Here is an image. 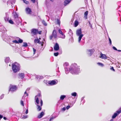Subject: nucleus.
I'll use <instances>...</instances> for the list:
<instances>
[{
  "instance_id": "nucleus-1",
  "label": "nucleus",
  "mask_w": 121,
  "mask_h": 121,
  "mask_svg": "<svg viewBox=\"0 0 121 121\" xmlns=\"http://www.w3.org/2000/svg\"><path fill=\"white\" fill-rule=\"evenodd\" d=\"M69 71L72 74H78L81 72L79 66L74 63L72 64L69 69Z\"/></svg>"
},
{
  "instance_id": "nucleus-2",
  "label": "nucleus",
  "mask_w": 121,
  "mask_h": 121,
  "mask_svg": "<svg viewBox=\"0 0 121 121\" xmlns=\"http://www.w3.org/2000/svg\"><path fill=\"white\" fill-rule=\"evenodd\" d=\"M12 70L14 73H16L20 70L21 66L19 63L15 62L12 64Z\"/></svg>"
},
{
  "instance_id": "nucleus-3",
  "label": "nucleus",
  "mask_w": 121,
  "mask_h": 121,
  "mask_svg": "<svg viewBox=\"0 0 121 121\" xmlns=\"http://www.w3.org/2000/svg\"><path fill=\"white\" fill-rule=\"evenodd\" d=\"M39 97H41L40 93H38L37 95L35 97V101L37 104V106L38 107L37 109L39 111L41 110V108L40 106L38 105L39 102Z\"/></svg>"
},
{
  "instance_id": "nucleus-4",
  "label": "nucleus",
  "mask_w": 121,
  "mask_h": 121,
  "mask_svg": "<svg viewBox=\"0 0 121 121\" xmlns=\"http://www.w3.org/2000/svg\"><path fill=\"white\" fill-rule=\"evenodd\" d=\"M82 32L81 29H80L77 30L76 34L77 36H79L78 38V42L80 43L82 37L83 36V35L82 34Z\"/></svg>"
},
{
  "instance_id": "nucleus-5",
  "label": "nucleus",
  "mask_w": 121,
  "mask_h": 121,
  "mask_svg": "<svg viewBox=\"0 0 121 121\" xmlns=\"http://www.w3.org/2000/svg\"><path fill=\"white\" fill-rule=\"evenodd\" d=\"M9 92L10 91L12 93H13L16 91L17 88L16 86L10 85L9 87Z\"/></svg>"
},
{
  "instance_id": "nucleus-6",
  "label": "nucleus",
  "mask_w": 121,
  "mask_h": 121,
  "mask_svg": "<svg viewBox=\"0 0 121 121\" xmlns=\"http://www.w3.org/2000/svg\"><path fill=\"white\" fill-rule=\"evenodd\" d=\"M57 35L56 30H54L52 32V34L50 36V39L51 40L53 38L56 39L57 38Z\"/></svg>"
},
{
  "instance_id": "nucleus-7",
  "label": "nucleus",
  "mask_w": 121,
  "mask_h": 121,
  "mask_svg": "<svg viewBox=\"0 0 121 121\" xmlns=\"http://www.w3.org/2000/svg\"><path fill=\"white\" fill-rule=\"evenodd\" d=\"M16 1V0H8L7 2V4L8 5H10L11 4V6L12 8H13L15 7L14 5H13L15 4Z\"/></svg>"
},
{
  "instance_id": "nucleus-8",
  "label": "nucleus",
  "mask_w": 121,
  "mask_h": 121,
  "mask_svg": "<svg viewBox=\"0 0 121 121\" xmlns=\"http://www.w3.org/2000/svg\"><path fill=\"white\" fill-rule=\"evenodd\" d=\"M121 112V109L117 111L116 112L112 115V118H115Z\"/></svg>"
},
{
  "instance_id": "nucleus-9",
  "label": "nucleus",
  "mask_w": 121,
  "mask_h": 121,
  "mask_svg": "<svg viewBox=\"0 0 121 121\" xmlns=\"http://www.w3.org/2000/svg\"><path fill=\"white\" fill-rule=\"evenodd\" d=\"M38 29H32L31 31V34H32V36H33L34 35H35L38 33Z\"/></svg>"
},
{
  "instance_id": "nucleus-10",
  "label": "nucleus",
  "mask_w": 121,
  "mask_h": 121,
  "mask_svg": "<svg viewBox=\"0 0 121 121\" xmlns=\"http://www.w3.org/2000/svg\"><path fill=\"white\" fill-rule=\"evenodd\" d=\"M94 51L95 50L93 49L87 50V53L88 56H91Z\"/></svg>"
},
{
  "instance_id": "nucleus-11",
  "label": "nucleus",
  "mask_w": 121,
  "mask_h": 121,
  "mask_svg": "<svg viewBox=\"0 0 121 121\" xmlns=\"http://www.w3.org/2000/svg\"><path fill=\"white\" fill-rule=\"evenodd\" d=\"M9 19V14L8 13H5V16L4 17V19L6 22H8Z\"/></svg>"
},
{
  "instance_id": "nucleus-12",
  "label": "nucleus",
  "mask_w": 121,
  "mask_h": 121,
  "mask_svg": "<svg viewBox=\"0 0 121 121\" xmlns=\"http://www.w3.org/2000/svg\"><path fill=\"white\" fill-rule=\"evenodd\" d=\"M25 10L27 14H31L32 11L30 8L29 7H27L26 9Z\"/></svg>"
},
{
  "instance_id": "nucleus-13",
  "label": "nucleus",
  "mask_w": 121,
  "mask_h": 121,
  "mask_svg": "<svg viewBox=\"0 0 121 121\" xmlns=\"http://www.w3.org/2000/svg\"><path fill=\"white\" fill-rule=\"evenodd\" d=\"M99 57L102 59H106L107 58V57L106 55L103 54L102 53H101L100 54Z\"/></svg>"
},
{
  "instance_id": "nucleus-14",
  "label": "nucleus",
  "mask_w": 121,
  "mask_h": 121,
  "mask_svg": "<svg viewBox=\"0 0 121 121\" xmlns=\"http://www.w3.org/2000/svg\"><path fill=\"white\" fill-rule=\"evenodd\" d=\"M54 50L55 51H57L59 49V47L58 44L56 43L54 47Z\"/></svg>"
},
{
  "instance_id": "nucleus-15",
  "label": "nucleus",
  "mask_w": 121,
  "mask_h": 121,
  "mask_svg": "<svg viewBox=\"0 0 121 121\" xmlns=\"http://www.w3.org/2000/svg\"><path fill=\"white\" fill-rule=\"evenodd\" d=\"M14 17V19H15L16 20L17 18H19L18 14L16 12H13V13Z\"/></svg>"
},
{
  "instance_id": "nucleus-16",
  "label": "nucleus",
  "mask_w": 121,
  "mask_h": 121,
  "mask_svg": "<svg viewBox=\"0 0 121 121\" xmlns=\"http://www.w3.org/2000/svg\"><path fill=\"white\" fill-rule=\"evenodd\" d=\"M48 84L51 85H54L56 84V82L55 80H52L48 82Z\"/></svg>"
},
{
  "instance_id": "nucleus-17",
  "label": "nucleus",
  "mask_w": 121,
  "mask_h": 121,
  "mask_svg": "<svg viewBox=\"0 0 121 121\" xmlns=\"http://www.w3.org/2000/svg\"><path fill=\"white\" fill-rule=\"evenodd\" d=\"M71 0H65L64 2V5L65 6L68 5L71 2Z\"/></svg>"
},
{
  "instance_id": "nucleus-18",
  "label": "nucleus",
  "mask_w": 121,
  "mask_h": 121,
  "mask_svg": "<svg viewBox=\"0 0 121 121\" xmlns=\"http://www.w3.org/2000/svg\"><path fill=\"white\" fill-rule=\"evenodd\" d=\"M23 40H22L20 39V40H18V41H17V40H13L12 41V42L16 43H21L23 42Z\"/></svg>"
},
{
  "instance_id": "nucleus-19",
  "label": "nucleus",
  "mask_w": 121,
  "mask_h": 121,
  "mask_svg": "<svg viewBox=\"0 0 121 121\" xmlns=\"http://www.w3.org/2000/svg\"><path fill=\"white\" fill-rule=\"evenodd\" d=\"M18 75L19 77V78H20L22 79H23L25 77V74L24 73H19L18 74Z\"/></svg>"
},
{
  "instance_id": "nucleus-20",
  "label": "nucleus",
  "mask_w": 121,
  "mask_h": 121,
  "mask_svg": "<svg viewBox=\"0 0 121 121\" xmlns=\"http://www.w3.org/2000/svg\"><path fill=\"white\" fill-rule=\"evenodd\" d=\"M34 42L35 43H41V44L42 46H43V44L42 43V42H39L40 40L38 39H35L34 40Z\"/></svg>"
},
{
  "instance_id": "nucleus-21",
  "label": "nucleus",
  "mask_w": 121,
  "mask_h": 121,
  "mask_svg": "<svg viewBox=\"0 0 121 121\" xmlns=\"http://www.w3.org/2000/svg\"><path fill=\"white\" fill-rule=\"evenodd\" d=\"M19 17L17 18L16 20H15V19H14V21L17 25H19L21 23V22L19 20Z\"/></svg>"
},
{
  "instance_id": "nucleus-22",
  "label": "nucleus",
  "mask_w": 121,
  "mask_h": 121,
  "mask_svg": "<svg viewBox=\"0 0 121 121\" xmlns=\"http://www.w3.org/2000/svg\"><path fill=\"white\" fill-rule=\"evenodd\" d=\"M28 117L27 115H22L21 118L22 119H24L28 118Z\"/></svg>"
},
{
  "instance_id": "nucleus-23",
  "label": "nucleus",
  "mask_w": 121,
  "mask_h": 121,
  "mask_svg": "<svg viewBox=\"0 0 121 121\" xmlns=\"http://www.w3.org/2000/svg\"><path fill=\"white\" fill-rule=\"evenodd\" d=\"M57 117V116H53L52 115L50 118L49 121H52L53 119L56 118Z\"/></svg>"
},
{
  "instance_id": "nucleus-24",
  "label": "nucleus",
  "mask_w": 121,
  "mask_h": 121,
  "mask_svg": "<svg viewBox=\"0 0 121 121\" xmlns=\"http://www.w3.org/2000/svg\"><path fill=\"white\" fill-rule=\"evenodd\" d=\"M44 115V112H42L40 113V114L38 115V117L39 118H41Z\"/></svg>"
},
{
  "instance_id": "nucleus-25",
  "label": "nucleus",
  "mask_w": 121,
  "mask_h": 121,
  "mask_svg": "<svg viewBox=\"0 0 121 121\" xmlns=\"http://www.w3.org/2000/svg\"><path fill=\"white\" fill-rule=\"evenodd\" d=\"M10 61V58L9 57H7L5 59V61L6 63H8Z\"/></svg>"
},
{
  "instance_id": "nucleus-26",
  "label": "nucleus",
  "mask_w": 121,
  "mask_h": 121,
  "mask_svg": "<svg viewBox=\"0 0 121 121\" xmlns=\"http://www.w3.org/2000/svg\"><path fill=\"white\" fill-rule=\"evenodd\" d=\"M61 35L60 36V37L62 39H65V35L63 33L61 34Z\"/></svg>"
},
{
  "instance_id": "nucleus-27",
  "label": "nucleus",
  "mask_w": 121,
  "mask_h": 121,
  "mask_svg": "<svg viewBox=\"0 0 121 121\" xmlns=\"http://www.w3.org/2000/svg\"><path fill=\"white\" fill-rule=\"evenodd\" d=\"M66 96L64 95H61L60 97V99L61 100H63L66 97Z\"/></svg>"
},
{
  "instance_id": "nucleus-28",
  "label": "nucleus",
  "mask_w": 121,
  "mask_h": 121,
  "mask_svg": "<svg viewBox=\"0 0 121 121\" xmlns=\"http://www.w3.org/2000/svg\"><path fill=\"white\" fill-rule=\"evenodd\" d=\"M88 13V11H87L86 12L84 13V16L86 19L87 18V17Z\"/></svg>"
},
{
  "instance_id": "nucleus-29",
  "label": "nucleus",
  "mask_w": 121,
  "mask_h": 121,
  "mask_svg": "<svg viewBox=\"0 0 121 121\" xmlns=\"http://www.w3.org/2000/svg\"><path fill=\"white\" fill-rule=\"evenodd\" d=\"M65 73L66 74H67L69 73V71L68 69L66 67H65Z\"/></svg>"
},
{
  "instance_id": "nucleus-30",
  "label": "nucleus",
  "mask_w": 121,
  "mask_h": 121,
  "mask_svg": "<svg viewBox=\"0 0 121 121\" xmlns=\"http://www.w3.org/2000/svg\"><path fill=\"white\" fill-rule=\"evenodd\" d=\"M78 22L77 20L76 21H75L74 23V26L75 27H77L78 25Z\"/></svg>"
},
{
  "instance_id": "nucleus-31",
  "label": "nucleus",
  "mask_w": 121,
  "mask_h": 121,
  "mask_svg": "<svg viewBox=\"0 0 121 121\" xmlns=\"http://www.w3.org/2000/svg\"><path fill=\"white\" fill-rule=\"evenodd\" d=\"M28 46L27 43L26 42H23V45L22 46V47H26Z\"/></svg>"
},
{
  "instance_id": "nucleus-32",
  "label": "nucleus",
  "mask_w": 121,
  "mask_h": 121,
  "mask_svg": "<svg viewBox=\"0 0 121 121\" xmlns=\"http://www.w3.org/2000/svg\"><path fill=\"white\" fill-rule=\"evenodd\" d=\"M77 93L75 92L72 93L71 94V95L74 97L76 96H77Z\"/></svg>"
},
{
  "instance_id": "nucleus-33",
  "label": "nucleus",
  "mask_w": 121,
  "mask_h": 121,
  "mask_svg": "<svg viewBox=\"0 0 121 121\" xmlns=\"http://www.w3.org/2000/svg\"><path fill=\"white\" fill-rule=\"evenodd\" d=\"M8 22L11 24H14L13 22L11 19L9 20Z\"/></svg>"
},
{
  "instance_id": "nucleus-34",
  "label": "nucleus",
  "mask_w": 121,
  "mask_h": 121,
  "mask_svg": "<svg viewBox=\"0 0 121 121\" xmlns=\"http://www.w3.org/2000/svg\"><path fill=\"white\" fill-rule=\"evenodd\" d=\"M42 22L43 24L45 26H47V23L44 20H42Z\"/></svg>"
},
{
  "instance_id": "nucleus-35",
  "label": "nucleus",
  "mask_w": 121,
  "mask_h": 121,
  "mask_svg": "<svg viewBox=\"0 0 121 121\" xmlns=\"http://www.w3.org/2000/svg\"><path fill=\"white\" fill-rule=\"evenodd\" d=\"M97 64L99 65L101 67H103L104 66L103 64L99 62Z\"/></svg>"
},
{
  "instance_id": "nucleus-36",
  "label": "nucleus",
  "mask_w": 121,
  "mask_h": 121,
  "mask_svg": "<svg viewBox=\"0 0 121 121\" xmlns=\"http://www.w3.org/2000/svg\"><path fill=\"white\" fill-rule=\"evenodd\" d=\"M57 24H58L59 25H60V19H57Z\"/></svg>"
},
{
  "instance_id": "nucleus-37",
  "label": "nucleus",
  "mask_w": 121,
  "mask_h": 121,
  "mask_svg": "<svg viewBox=\"0 0 121 121\" xmlns=\"http://www.w3.org/2000/svg\"><path fill=\"white\" fill-rule=\"evenodd\" d=\"M69 65V63L68 62H65L63 66L64 67H65Z\"/></svg>"
},
{
  "instance_id": "nucleus-38",
  "label": "nucleus",
  "mask_w": 121,
  "mask_h": 121,
  "mask_svg": "<svg viewBox=\"0 0 121 121\" xmlns=\"http://www.w3.org/2000/svg\"><path fill=\"white\" fill-rule=\"evenodd\" d=\"M59 54V53L58 52L54 53V55L55 56H56L58 55Z\"/></svg>"
},
{
  "instance_id": "nucleus-39",
  "label": "nucleus",
  "mask_w": 121,
  "mask_h": 121,
  "mask_svg": "<svg viewBox=\"0 0 121 121\" xmlns=\"http://www.w3.org/2000/svg\"><path fill=\"white\" fill-rule=\"evenodd\" d=\"M69 33L71 35L73 34L72 32L71 29H69Z\"/></svg>"
},
{
  "instance_id": "nucleus-40",
  "label": "nucleus",
  "mask_w": 121,
  "mask_h": 121,
  "mask_svg": "<svg viewBox=\"0 0 121 121\" xmlns=\"http://www.w3.org/2000/svg\"><path fill=\"white\" fill-rule=\"evenodd\" d=\"M23 1L24 2V3H25L26 4H28L29 3V2L28 1H27L25 0H23Z\"/></svg>"
},
{
  "instance_id": "nucleus-41",
  "label": "nucleus",
  "mask_w": 121,
  "mask_h": 121,
  "mask_svg": "<svg viewBox=\"0 0 121 121\" xmlns=\"http://www.w3.org/2000/svg\"><path fill=\"white\" fill-rule=\"evenodd\" d=\"M24 94L25 95V96H27L28 95V93H26V91L24 92Z\"/></svg>"
},
{
  "instance_id": "nucleus-42",
  "label": "nucleus",
  "mask_w": 121,
  "mask_h": 121,
  "mask_svg": "<svg viewBox=\"0 0 121 121\" xmlns=\"http://www.w3.org/2000/svg\"><path fill=\"white\" fill-rule=\"evenodd\" d=\"M4 97V95L3 94H2L0 97V99H1L3 98Z\"/></svg>"
},
{
  "instance_id": "nucleus-43",
  "label": "nucleus",
  "mask_w": 121,
  "mask_h": 121,
  "mask_svg": "<svg viewBox=\"0 0 121 121\" xmlns=\"http://www.w3.org/2000/svg\"><path fill=\"white\" fill-rule=\"evenodd\" d=\"M109 41L110 44V45H111L112 44V41L109 38Z\"/></svg>"
},
{
  "instance_id": "nucleus-44",
  "label": "nucleus",
  "mask_w": 121,
  "mask_h": 121,
  "mask_svg": "<svg viewBox=\"0 0 121 121\" xmlns=\"http://www.w3.org/2000/svg\"><path fill=\"white\" fill-rule=\"evenodd\" d=\"M110 69L114 72L115 71V70L114 69L113 67H112L110 68Z\"/></svg>"
},
{
  "instance_id": "nucleus-45",
  "label": "nucleus",
  "mask_w": 121,
  "mask_h": 121,
  "mask_svg": "<svg viewBox=\"0 0 121 121\" xmlns=\"http://www.w3.org/2000/svg\"><path fill=\"white\" fill-rule=\"evenodd\" d=\"M33 54H34L35 53L36 50L34 48H33Z\"/></svg>"
},
{
  "instance_id": "nucleus-46",
  "label": "nucleus",
  "mask_w": 121,
  "mask_h": 121,
  "mask_svg": "<svg viewBox=\"0 0 121 121\" xmlns=\"http://www.w3.org/2000/svg\"><path fill=\"white\" fill-rule=\"evenodd\" d=\"M40 103L41 104V106H42L43 105V101L41 99L40 100Z\"/></svg>"
},
{
  "instance_id": "nucleus-47",
  "label": "nucleus",
  "mask_w": 121,
  "mask_h": 121,
  "mask_svg": "<svg viewBox=\"0 0 121 121\" xmlns=\"http://www.w3.org/2000/svg\"><path fill=\"white\" fill-rule=\"evenodd\" d=\"M21 103L22 105L23 106L24 105V103L23 101L21 100Z\"/></svg>"
},
{
  "instance_id": "nucleus-48",
  "label": "nucleus",
  "mask_w": 121,
  "mask_h": 121,
  "mask_svg": "<svg viewBox=\"0 0 121 121\" xmlns=\"http://www.w3.org/2000/svg\"><path fill=\"white\" fill-rule=\"evenodd\" d=\"M59 33L61 34L62 33H63L62 31H61V30H60V29H59V30H58Z\"/></svg>"
},
{
  "instance_id": "nucleus-49",
  "label": "nucleus",
  "mask_w": 121,
  "mask_h": 121,
  "mask_svg": "<svg viewBox=\"0 0 121 121\" xmlns=\"http://www.w3.org/2000/svg\"><path fill=\"white\" fill-rule=\"evenodd\" d=\"M41 77L39 76H36V78H37V79H38L39 78H41Z\"/></svg>"
},
{
  "instance_id": "nucleus-50",
  "label": "nucleus",
  "mask_w": 121,
  "mask_h": 121,
  "mask_svg": "<svg viewBox=\"0 0 121 121\" xmlns=\"http://www.w3.org/2000/svg\"><path fill=\"white\" fill-rule=\"evenodd\" d=\"M66 109V108L65 107H63V108H61V110L62 111H64Z\"/></svg>"
},
{
  "instance_id": "nucleus-51",
  "label": "nucleus",
  "mask_w": 121,
  "mask_h": 121,
  "mask_svg": "<svg viewBox=\"0 0 121 121\" xmlns=\"http://www.w3.org/2000/svg\"><path fill=\"white\" fill-rule=\"evenodd\" d=\"M70 107L69 105H68L66 107V109H68L70 108Z\"/></svg>"
},
{
  "instance_id": "nucleus-52",
  "label": "nucleus",
  "mask_w": 121,
  "mask_h": 121,
  "mask_svg": "<svg viewBox=\"0 0 121 121\" xmlns=\"http://www.w3.org/2000/svg\"><path fill=\"white\" fill-rule=\"evenodd\" d=\"M20 39L22 40V39H20V38H19L18 37H16V39L15 40H20Z\"/></svg>"
},
{
  "instance_id": "nucleus-53",
  "label": "nucleus",
  "mask_w": 121,
  "mask_h": 121,
  "mask_svg": "<svg viewBox=\"0 0 121 121\" xmlns=\"http://www.w3.org/2000/svg\"><path fill=\"white\" fill-rule=\"evenodd\" d=\"M113 48V49H114L115 50L117 51V49L115 47L113 46L112 47Z\"/></svg>"
},
{
  "instance_id": "nucleus-54",
  "label": "nucleus",
  "mask_w": 121,
  "mask_h": 121,
  "mask_svg": "<svg viewBox=\"0 0 121 121\" xmlns=\"http://www.w3.org/2000/svg\"><path fill=\"white\" fill-rule=\"evenodd\" d=\"M28 109L27 108L26 110V111L25 112V113L26 114H27L28 113Z\"/></svg>"
},
{
  "instance_id": "nucleus-55",
  "label": "nucleus",
  "mask_w": 121,
  "mask_h": 121,
  "mask_svg": "<svg viewBox=\"0 0 121 121\" xmlns=\"http://www.w3.org/2000/svg\"><path fill=\"white\" fill-rule=\"evenodd\" d=\"M42 31H38V33L39 34H41L42 33Z\"/></svg>"
},
{
  "instance_id": "nucleus-56",
  "label": "nucleus",
  "mask_w": 121,
  "mask_h": 121,
  "mask_svg": "<svg viewBox=\"0 0 121 121\" xmlns=\"http://www.w3.org/2000/svg\"><path fill=\"white\" fill-rule=\"evenodd\" d=\"M89 26L91 27V28H92V25L91 24L90 22H89Z\"/></svg>"
},
{
  "instance_id": "nucleus-57",
  "label": "nucleus",
  "mask_w": 121,
  "mask_h": 121,
  "mask_svg": "<svg viewBox=\"0 0 121 121\" xmlns=\"http://www.w3.org/2000/svg\"><path fill=\"white\" fill-rule=\"evenodd\" d=\"M36 0H31V1H32L33 3H35V2Z\"/></svg>"
},
{
  "instance_id": "nucleus-58",
  "label": "nucleus",
  "mask_w": 121,
  "mask_h": 121,
  "mask_svg": "<svg viewBox=\"0 0 121 121\" xmlns=\"http://www.w3.org/2000/svg\"><path fill=\"white\" fill-rule=\"evenodd\" d=\"M3 117V116L2 115H1L0 114V120H1V119Z\"/></svg>"
},
{
  "instance_id": "nucleus-59",
  "label": "nucleus",
  "mask_w": 121,
  "mask_h": 121,
  "mask_svg": "<svg viewBox=\"0 0 121 121\" xmlns=\"http://www.w3.org/2000/svg\"><path fill=\"white\" fill-rule=\"evenodd\" d=\"M30 88H27V89H26V91H29L30 90Z\"/></svg>"
},
{
  "instance_id": "nucleus-60",
  "label": "nucleus",
  "mask_w": 121,
  "mask_h": 121,
  "mask_svg": "<svg viewBox=\"0 0 121 121\" xmlns=\"http://www.w3.org/2000/svg\"><path fill=\"white\" fill-rule=\"evenodd\" d=\"M3 119H4L5 120H6L7 119L6 118V117H3Z\"/></svg>"
},
{
  "instance_id": "nucleus-61",
  "label": "nucleus",
  "mask_w": 121,
  "mask_h": 121,
  "mask_svg": "<svg viewBox=\"0 0 121 121\" xmlns=\"http://www.w3.org/2000/svg\"><path fill=\"white\" fill-rule=\"evenodd\" d=\"M84 97H82V98H81V100H82H82L84 99Z\"/></svg>"
},
{
  "instance_id": "nucleus-62",
  "label": "nucleus",
  "mask_w": 121,
  "mask_h": 121,
  "mask_svg": "<svg viewBox=\"0 0 121 121\" xmlns=\"http://www.w3.org/2000/svg\"><path fill=\"white\" fill-rule=\"evenodd\" d=\"M24 58H25L26 59H27V58H30V57H24Z\"/></svg>"
},
{
  "instance_id": "nucleus-63",
  "label": "nucleus",
  "mask_w": 121,
  "mask_h": 121,
  "mask_svg": "<svg viewBox=\"0 0 121 121\" xmlns=\"http://www.w3.org/2000/svg\"><path fill=\"white\" fill-rule=\"evenodd\" d=\"M117 51H118V52H121V50H117Z\"/></svg>"
},
{
  "instance_id": "nucleus-64",
  "label": "nucleus",
  "mask_w": 121,
  "mask_h": 121,
  "mask_svg": "<svg viewBox=\"0 0 121 121\" xmlns=\"http://www.w3.org/2000/svg\"><path fill=\"white\" fill-rule=\"evenodd\" d=\"M113 119H112L110 121H113Z\"/></svg>"
}]
</instances>
